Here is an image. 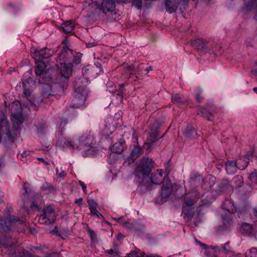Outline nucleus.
I'll return each mask as SVG.
<instances>
[{"label":"nucleus","mask_w":257,"mask_h":257,"mask_svg":"<svg viewBox=\"0 0 257 257\" xmlns=\"http://www.w3.org/2000/svg\"><path fill=\"white\" fill-rule=\"evenodd\" d=\"M245 257H257V248L252 247L246 251Z\"/></svg>","instance_id":"obj_35"},{"label":"nucleus","mask_w":257,"mask_h":257,"mask_svg":"<svg viewBox=\"0 0 257 257\" xmlns=\"http://www.w3.org/2000/svg\"><path fill=\"white\" fill-rule=\"evenodd\" d=\"M10 230V228L7 225V222L3 220H0V231L8 232Z\"/></svg>","instance_id":"obj_36"},{"label":"nucleus","mask_w":257,"mask_h":257,"mask_svg":"<svg viewBox=\"0 0 257 257\" xmlns=\"http://www.w3.org/2000/svg\"><path fill=\"white\" fill-rule=\"evenodd\" d=\"M56 219L55 213L54 209L50 206H47L42 210V214L39 217V221L43 223L49 224Z\"/></svg>","instance_id":"obj_9"},{"label":"nucleus","mask_w":257,"mask_h":257,"mask_svg":"<svg viewBox=\"0 0 257 257\" xmlns=\"http://www.w3.org/2000/svg\"><path fill=\"white\" fill-rule=\"evenodd\" d=\"M18 257H32V255L28 251L23 250L19 253Z\"/></svg>","instance_id":"obj_45"},{"label":"nucleus","mask_w":257,"mask_h":257,"mask_svg":"<svg viewBox=\"0 0 257 257\" xmlns=\"http://www.w3.org/2000/svg\"><path fill=\"white\" fill-rule=\"evenodd\" d=\"M123 148L124 146L122 143L116 142L112 145L111 150L113 153L120 154L123 151Z\"/></svg>","instance_id":"obj_28"},{"label":"nucleus","mask_w":257,"mask_h":257,"mask_svg":"<svg viewBox=\"0 0 257 257\" xmlns=\"http://www.w3.org/2000/svg\"><path fill=\"white\" fill-rule=\"evenodd\" d=\"M38 160L42 162H43L45 165H49V163L46 161H45V160L43 158H39Z\"/></svg>","instance_id":"obj_57"},{"label":"nucleus","mask_w":257,"mask_h":257,"mask_svg":"<svg viewBox=\"0 0 257 257\" xmlns=\"http://www.w3.org/2000/svg\"><path fill=\"white\" fill-rule=\"evenodd\" d=\"M252 152H247L244 156L239 157L236 162L238 165V168L239 170L245 169L249 164V161L250 158L252 157Z\"/></svg>","instance_id":"obj_15"},{"label":"nucleus","mask_w":257,"mask_h":257,"mask_svg":"<svg viewBox=\"0 0 257 257\" xmlns=\"http://www.w3.org/2000/svg\"><path fill=\"white\" fill-rule=\"evenodd\" d=\"M84 7L87 11H91L92 8L95 9L96 7V4L92 0H87L85 2Z\"/></svg>","instance_id":"obj_34"},{"label":"nucleus","mask_w":257,"mask_h":257,"mask_svg":"<svg viewBox=\"0 0 257 257\" xmlns=\"http://www.w3.org/2000/svg\"><path fill=\"white\" fill-rule=\"evenodd\" d=\"M240 229L243 233L246 235H250L252 233L253 230L252 226L248 223H244L241 226Z\"/></svg>","instance_id":"obj_29"},{"label":"nucleus","mask_w":257,"mask_h":257,"mask_svg":"<svg viewBox=\"0 0 257 257\" xmlns=\"http://www.w3.org/2000/svg\"><path fill=\"white\" fill-rule=\"evenodd\" d=\"M45 128V125L42 124L40 126V129L38 128L37 134L38 136H41V135H44L45 133V132L44 131Z\"/></svg>","instance_id":"obj_50"},{"label":"nucleus","mask_w":257,"mask_h":257,"mask_svg":"<svg viewBox=\"0 0 257 257\" xmlns=\"http://www.w3.org/2000/svg\"><path fill=\"white\" fill-rule=\"evenodd\" d=\"M50 50L46 47L39 49L37 48L31 52L32 57L36 61H42L43 59L48 58L51 54L50 53Z\"/></svg>","instance_id":"obj_12"},{"label":"nucleus","mask_w":257,"mask_h":257,"mask_svg":"<svg viewBox=\"0 0 257 257\" xmlns=\"http://www.w3.org/2000/svg\"><path fill=\"white\" fill-rule=\"evenodd\" d=\"M87 231H88V232L89 233V234L90 235V237L91 238H92L93 237V235L95 234L94 233V231L93 230H92L91 229H90V228H88Z\"/></svg>","instance_id":"obj_54"},{"label":"nucleus","mask_w":257,"mask_h":257,"mask_svg":"<svg viewBox=\"0 0 257 257\" xmlns=\"http://www.w3.org/2000/svg\"><path fill=\"white\" fill-rule=\"evenodd\" d=\"M43 96H44V98H45V97H49V96H52V95H51V94H48V93H47V92H44L43 93Z\"/></svg>","instance_id":"obj_58"},{"label":"nucleus","mask_w":257,"mask_h":257,"mask_svg":"<svg viewBox=\"0 0 257 257\" xmlns=\"http://www.w3.org/2000/svg\"><path fill=\"white\" fill-rule=\"evenodd\" d=\"M74 27V24L72 21H68L64 23L61 26V28L65 33H71Z\"/></svg>","instance_id":"obj_26"},{"label":"nucleus","mask_w":257,"mask_h":257,"mask_svg":"<svg viewBox=\"0 0 257 257\" xmlns=\"http://www.w3.org/2000/svg\"><path fill=\"white\" fill-rule=\"evenodd\" d=\"M88 204L89 209L96 208L97 206V203L93 199H90L87 201Z\"/></svg>","instance_id":"obj_44"},{"label":"nucleus","mask_w":257,"mask_h":257,"mask_svg":"<svg viewBox=\"0 0 257 257\" xmlns=\"http://www.w3.org/2000/svg\"><path fill=\"white\" fill-rule=\"evenodd\" d=\"M145 65L141 63L137 67L125 65L123 66V74L127 78L131 77L132 75L136 74V78H138L144 74V70Z\"/></svg>","instance_id":"obj_8"},{"label":"nucleus","mask_w":257,"mask_h":257,"mask_svg":"<svg viewBox=\"0 0 257 257\" xmlns=\"http://www.w3.org/2000/svg\"><path fill=\"white\" fill-rule=\"evenodd\" d=\"M172 100L173 103L177 104H181L186 103L187 100L185 98H182L178 94H174L172 95Z\"/></svg>","instance_id":"obj_30"},{"label":"nucleus","mask_w":257,"mask_h":257,"mask_svg":"<svg viewBox=\"0 0 257 257\" xmlns=\"http://www.w3.org/2000/svg\"><path fill=\"white\" fill-rule=\"evenodd\" d=\"M56 174L59 177L64 178L66 176L67 173L62 168L60 169L56 168Z\"/></svg>","instance_id":"obj_46"},{"label":"nucleus","mask_w":257,"mask_h":257,"mask_svg":"<svg viewBox=\"0 0 257 257\" xmlns=\"http://www.w3.org/2000/svg\"><path fill=\"white\" fill-rule=\"evenodd\" d=\"M188 0H165L164 6L166 9V11L169 14L175 12L179 4L184 6L187 4Z\"/></svg>","instance_id":"obj_10"},{"label":"nucleus","mask_w":257,"mask_h":257,"mask_svg":"<svg viewBox=\"0 0 257 257\" xmlns=\"http://www.w3.org/2000/svg\"><path fill=\"white\" fill-rule=\"evenodd\" d=\"M133 139L134 140V144L131 147V152L128 158L134 162L143 153V150L139 145L138 137L134 136Z\"/></svg>","instance_id":"obj_11"},{"label":"nucleus","mask_w":257,"mask_h":257,"mask_svg":"<svg viewBox=\"0 0 257 257\" xmlns=\"http://www.w3.org/2000/svg\"><path fill=\"white\" fill-rule=\"evenodd\" d=\"M128 257H161L157 254H146L143 252H141L139 249H135L131 251L128 254Z\"/></svg>","instance_id":"obj_21"},{"label":"nucleus","mask_w":257,"mask_h":257,"mask_svg":"<svg viewBox=\"0 0 257 257\" xmlns=\"http://www.w3.org/2000/svg\"><path fill=\"white\" fill-rule=\"evenodd\" d=\"M231 182L234 185V187L236 188H240L244 184L243 177L240 175L235 176Z\"/></svg>","instance_id":"obj_27"},{"label":"nucleus","mask_w":257,"mask_h":257,"mask_svg":"<svg viewBox=\"0 0 257 257\" xmlns=\"http://www.w3.org/2000/svg\"><path fill=\"white\" fill-rule=\"evenodd\" d=\"M93 137L89 133H86L82 136V141H84L81 145L80 151L83 156H92L94 153V148L92 146Z\"/></svg>","instance_id":"obj_7"},{"label":"nucleus","mask_w":257,"mask_h":257,"mask_svg":"<svg viewBox=\"0 0 257 257\" xmlns=\"http://www.w3.org/2000/svg\"><path fill=\"white\" fill-rule=\"evenodd\" d=\"M87 90L85 87L78 86L75 88L74 96L71 106L73 108H79L84 105L86 99Z\"/></svg>","instance_id":"obj_5"},{"label":"nucleus","mask_w":257,"mask_h":257,"mask_svg":"<svg viewBox=\"0 0 257 257\" xmlns=\"http://www.w3.org/2000/svg\"><path fill=\"white\" fill-rule=\"evenodd\" d=\"M195 201V200L192 198H188L187 197H185L184 199V202L182 209V212L185 215H187L189 214V211L188 209L186 208V207H190L192 206L194 204Z\"/></svg>","instance_id":"obj_23"},{"label":"nucleus","mask_w":257,"mask_h":257,"mask_svg":"<svg viewBox=\"0 0 257 257\" xmlns=\"http://www.w3.org/2000/svg\"><path fill=\"white\" fill-rule=\"evenodd\" d=\"M191 45L198 50H204L207 51L209 49L207 41L202 38H196L192 40Z\"/></svg>","instance_id":"obj_18"},{"label":"nucleus","mask_w":257,"mask_h":257,"mask_svg":"<svg viewBox=\"0 0 257 257\" xmlns=\"http://www.w3.org/2000/svg\"><path fill=\"white\" fill-rule=\"evenodd\" d=\"M16 222H19L20 224H22L23 222V220H21L18 217H16L15 216H11L10 218L9 223H13Z\"/></svg>","instance_id":"obj_47"},{"label":"nucleus","mask_w":257,"mask_h":257,"mask_svg":"<svg viewBox=\"0 0 257 257\" xmlns=\"http://www.w3.org/2000/svg\"><path fill=\"white\" fill-rule=\"evenodd\" d=\"M154 162L149 157H143L135 164L134 174L139 178L143 179L148 177L152 171Z\"/></svg>","instance_id":"obj_4"},{"label":"nucleus","mask_w":257,"mask_h":257,"mask_svg":"<svg viewBox=\"0 0 257 257\" xmlns=\"http://www.w3.org/2000/svg\"><path fill=\"white\" fill-rule=\"evenodd\" d=\"M68 123V121L67 119H63L61 120L59 127L58 128L57 133H58V138L59 139V136L60 137H62V132L63 131L65 130V126L66 125V124Z\"/></svg>","instance_id":"obj_32"},{"label":"nucleus","mask_w":257,"mask_h":257,"mask_svg":"<svg viewBox=\"0 0 257 257\" xmlns=\"http://www.w3.org/2000/svg\"><path fill=\"white\" fill-rule=\"evenodd\" d=\"M83 143L84 141H82V136L80 137H73L68 138L59 136L57 144L62 147H66L73 150L78 149L80 150L81 145H83Z\"/></svg>","instance_id":"obj_6"},{"label":"nucleus","mask_w":257,"mask_h":257,"mask_svg":"<svg viewBox=\"0 0 257 257\" xmlns=\"http://www.w3.org/2000/svg\"><path fill=\"white\" fill-rule=\"evenodd\" d=\"M152 69H153V68L151 66H149L147 67H145V69L144 70V75L147 74L150 71L152 70Z\"/></svg>","instance_id":"obj_52"},{"label":"nucleus","mask_w":257,"mask_h":257,"mask_svg":"<svg viewBox=\"0 0 257 257\" xmlns=\"http://www.w3.org/2000/svg\"><path fill=\"white\" fill-rule=\"evenodd\" d=\"M94 46H95V44L93 43H89V44H87V47H93Z\"/></svg>","instance_id":"obj_63"},{"label":"nucleus","mask_w":257,"mask_h":257,"mask_svg":"<svg viewBox=\"0 0 257 257\" xmlns=\"http://www.w3.org/2000/svg\"><path fill=\"white\" fill-rule=\"evenodd\" d=\"M229 244V241H227L225 243L222 244V249L223 251H224L225 252H229L231 251V247Z\"/></svg>","instance_id":"obj_43"},{"label":"nucleus","mask_w":257,"mask_h":257,"mask_svg":"<svg viewBox=\"0 0 257 257\" xmlns=\"http://www.w3.org/2000/svg\"><path fill=\"white\" fill-rule=\"evenodd\" d=\"M160 126L161 124L156 121L150 126L149 137L144 144L145 149L151 150L152 148L160 145V140L163 137V136L159 137Z\"/></svg>","instance_id":"obj_3"},{"label":"nucleus","mask_w":257,"mask_h":257,"mask_svg":"<svg viewBox=\"0 0 257 257\" xmlns=\"http://www.w3.org/2000/svg\"><path fill=\"white\" fill-rule=\"evenodd\" d=\"M82 56V54L73 52L66 45L63 47L56 58L57 65L60 69L62 76L68 78L72 74L73 65L71 62V57H73L72 63L77 65L80 63Z\"/></svg>","instance_id":"obj_1"},{"label":"nucleus","mask_w":257,"mask_h":257,"mask_svg":"<svg viewBox=\"0 0 257 257\" xmlns=\"http://www.w3.org/2000/svg\"><path fill=\"white\" fill-rule=\"evenodd\" d=\"M4 165V160H0V172L2 171V167Z\"/></svg>","instance_id":"obj_60"},{"label":"nucleus","mask_w":257,"mask_h":257,"mask_svg":"<svg viewBox=\"0 0 257 257\" xmlns=\"http://www.w3.org/2000/svg\"><path fill=\"white\" fill-rule=\"evenodd\" d=\"M15 245L11 238L4 236L0 239V247L12 248Z\"/></svg>","instance_id":"obj_22"},{"label":"nucleus","mask_w":257,"mask_h":257,"mask_svg":"<svg viewBox=\"0 0 257 257\" xmlns=\"http://www.w3.org/2000/svg\"><path fill=\"white\" fill-rule=\"evenodd\" d=\"M198 114H200L203 117H206L207 118V119L208 120H211L209 118V115L210 114V113L208 112V111L205 109V108H201L199 111V112H198Z\"/></svg>","instance_id":"obj_39"},{"label":"nucleus","mask_w":257,"mask_h":257,"mask_svg":"<svg viewBox=\"0 0 257 257\" xmlns=\"http://www.w3.org/2000/svg\"><path fill=\"white\" fill-rule=\"evenodd\" d=\"M212 248L214 249L213 256L217 257V255L223 252L222 247H220L218 246H212Z\"/></svg>","instance_id":"obj_40"},{"label":"nucleus","mask_w":257,"mask_h":257,"mask_svg":"<svg viewBox=\"0 0 257 257\" xmlns=\"http://www.w3.org/2000/svg\"><path fill=\"white\" fill-rule=\"evenodd\" d=\"M163 177V174L161 170H158L156 172L153 173L150 179V183L146 186L147 190H150L152 185H159Z\"/></svg>","instance_id":"obj_17"},{"label":"nucleus","mask_w":257,"mask_h":257,"mask_svg":"<svg viewBox=\"0 0 257 257\" xmlns=\"http://www.w3.org/2000/svg\"><path fill=\"white\" fill-rule=\"evenodd\" d=\"M42 189L44 191H48L49 192H52L54 190L53 187L48 183H46L42 186Z\"/></svg>","instance_id":"obj_41"},{"label":"nucleus","mask_w":257,"mask_h":257,"mask_svg":"<svg viewBox=\"0 0 257 257\" xmlns=\"http://www.w3.org/2000/svg\"><path fill=\"white\" fill-rule=\"evenodd\" d=\"M252 214L257 219V207L253 209Z\"/></svg>","instance_id":"obj_56"},{"label":"nucleus","mask_w":257,"mask_h":257,"mask_svg":"<svg viewBox=\"0 0 257 257\" xmlns=\"http://www.w3.org/2000/svg\"><path fill=\"white\" fill-rule=\"evenodd\" d=\"M117 0H103L99 10L110 21H116L120 19V15L115 9Z\"/></svg>","instance_id":"obj_2"},{"label":"nucleus","mask_w":257,"mask_h":257,"mask_svg":"<svg viewBox=\"0 0 257 257\" xmlns=\"http://www.w3.org/2000/svg\"><path fill=\"white\" fill-rule=\"evenodd\" d=\"M252 73L255 75H257V69H254L252 70Z\"/></svg>","instance_id":"obj_62"},{"label":"nucleus","mask_w":257,"mask_h":257,"mask_svg":"<svg viewBox=\"0 0 257 257\" xmlns=\"http://www.w3.org/2000/svg\"><path fill=\"white\" fill-rule=\"evenodd\" d=\"M23 87H24V94L25 95V96L27 97V98H28L31 96V91L29 89H27L26 87V84L25 83H23Z\"/></svg>","instance_id":"obj_48"},{"label":"nucleus","mask_w":257,"mask_h":257,"mask_svg":"<svg viewBox=\"0 0 257 257\" xmlns=\"http://www.w3.org/2000/svg\"><path fill=\"white\" fill-rule=\"evenodd\" d=\"M229 182L227 180H223L220 184V191L223 192L228 188Z\"/></svg>","instance_id":"obj_38"},{"label":"nucleus","mask_w":257,"mask_h":257,"mask_svg":"<svg viewBox=\"0 0 257 257\" xmlns=\"http://www.w3.org/2000/svg\"><path fill=\"white\" fill-rule=\"evenodd\" d=\"M90 215L91 216H96L97 218H99L100 217H102L101 214L98 211L96 208H92L90 209Z\"/></svg>","instance_id":"obj_42"},{"label":"nucleus","mask_w":257,"mask_h":257,"mask_svg":"<svg viewBox=\"0 0 257 257\" xmlns=\"http://www.w3.org/2000/svg\"><path fill=\"white\" fill-rule=\"evenodd\" d=\"M124 87V84H119L118 89H116L115 86H114L112 82H108L107 84V90L108 91L112 93H116L117 95L121 97H122L123 95L125 93V89Z\"/></svg>","instance_id":"obj_16"},{"label":"nucleus","mask_w":257,"mask_h":257,"mask_svg":"<svg viewBox=\"0 0 257 257\" xmlns=\"http://www.w3.org/2000/svg\"><path fill=\"white\" fill-rule=\"evenodd\" d=\"M226 173L229 175H232L236 172L238 165L236 162L233 160L227 161L225 164Z\"/></svg>","instance_id":"obj_20"},{"label":"nucleus","mask_w":257,"mask_h":257,"mask_svg":"<svg viewBox=\"0 0 257 257\" xmlns=\"http://www.w3.org/2000/svg\"><path fill=\"white\" fill-rule=\"evenodd\" d=\"M48 70L44 62L41 61H38V64L35 69V74L37 76L44 78V75H47V71Z\"/></svg>","instance_id":"obj_19"},{"label":"nucleus","mask_w":257,"mask_h":257,"mask_svg":"<svg viewBox=\"0 0 257 257\" xmlns=\"http://www.w3.org/2000/svg\"><path fill=\"white\" fill-rule=\"evenodd\" d=\"M184 135L190 139H194L197 138V133L193 127H188L184 132Z\"/></svg>","instance_id":"obj_25"},{"label":"nucleus","mask_w":257,"mask_h":257,"mask_svg":"<svg viewBox=\"0 0 257 257\" xmlns=\"http://www.w3.org/2000/svg\"><path fill=\"white\" fill-rule=\"evenodd\" d=\"M118 3H127L128 2V0H117Z\"/></svg>","instance_id":"obj_59"},{"label":"nucleus","mask_w":257,"mask_h":257,"mask_svg":"<svg viewBox=\"0 0 257 257\" xmlns=\"http://www.w3.org/2000/svg\"><path fill=\"white\" fill-rule=\"evenodd\" d=\"M221 218L224 228H227L231 226L232 220L230 218L227 213H225L224 215H221Z\"/></svg>","instance_id":"obj_31"},{"label":"nucleus","mask_w":257,"mask_h":257,"mask_svg":"<svg viewBox=\"0 0 257 257\" xmlns=\"http://www.w3.org/2000/svg\"><path fill=\"white\" fill-rule=\"evenodd\" d=\"M37 204L36 203H35L34 202H33L31 204L30 207H35V206H37Z\"/></svg>","instance_id":"obj_64"},{"label":"nucleus","mask_w":257,"mask_h":257,"mask_svg":"<svg viewBox=\"0 0 257 257\" xmlns=\"http://www.w3.org/2000/svg\"><path fill=\"white\" fill-rule=\"evenodd\" d=\"M202 90H200L199 93H197L196 94V99L197 100L198 102H200L203 100V98L200 96V94L202 92Z\"/></svg>","instance_id":"obj_51"},{"label":"nucleus","mask_w":257,"mask_h":257,"mask_svg":"<svg viewBox=\"0 0 257 257\" xmlns=\"http://www.w3.org/2000/svg\"><path fill=\"white\" fill-rule=\"evenodd\" d=\"M82 201V199L81 198H79L75 200V203L78 204L79 206H81Z\"/></svg>","instance_id":"obj_55"},{"label":"nucleus","mask_w":257,"mask_h":257,"mask_svg":"<svg viewBox=\"0 0 257 257\" xmlns=\"http://www.w3.org/2000/svg\"><path fill=\"white\" fill-rule=\"evenodd\" d=\"M172 183L168 179L164 178L162 191L161 193V198L163 199H166L168 198L172 193Z\"/></svg>","instance_id":"obj_14"},{"label":"nucleus","mask_w":257,"mask_h":257,"mask_svg":"<svg viewBox=\"0 0 257 257\" xmlns=\"http://www.w3.org/2000/svg\"><path fill=\"white\" fill-rule=\"evenodd\" d=\"M222 209L229 214L233 213L235 211L234 205L231 200H226L224 202Z\"/></svg>","instance_id":"obj_24"},{"label":"nucleus","mask_w":257,"mask_h":257,"mask_svg":"<svg viewBox=\"0 0 257 257\" xmlns=\"http://www.w3.org/2000/svg\"><path fill=\"white\" fill-rule=\"evenodd\" d=\"M248 179L251 184H256L257 183V173L252 172L248 177Z\"/></svg>","instance_id":"obj_37"},{"label":"nucleus","mask_w":257,"mask_h":257,"mask_svg":"<svg viewBox=\"0 0 257 257\" xmlns=\"http://www.w3.org/2000/svg\"><path fill=\"white\" fill-rule=\"evenodd\" d=\"M26 185V183L23 185V188L25 192L21 195L19 202L22 208L23 209H26L28 213L29 210L28 208H26V207H28V206H26V204L31 201L30 194L31 191L28 189Z\"/></svg>","instance_id":"obj_13"},{"label":"nucleus","mask_w":257,"mask_h":257,"mask_svg":"<svg viewBox=\"0 0 257 257\" xmlns=\"http://www.w3.org/2000/svg\"><path fill=\"white\" fill-rule=\"evenodd\" d=\"M79 184L81 185V186L82 187V189L84 193H86V185L84 184V183L83 182H82L81 181H79Z\"/></svg>","instance_id":"obj_53"},{"label":"nucleus","mask_w":257,"mask_h":257,"mask_svg":"<svg viewBox=\"0 0 257 257\" xmlns=\"http://www.w3.org/2000/svg\"><path fill=\"white\" fill-rule=\"evenodd\" d=\"M52 79L49 73V70L47 71V75H44V78L40 77L39 81L40 83L44 84H49L52 82Z\"/></svg>","instance_id":"obj_33"},{"label":"nucleus","mask_w":257,"mask_h":257,"mask_svg":"<svg viewBox=\"0 0 257 257\" xmlns=\"http://www.w3.org/2000/svg\"><path fill=\"white\" fill-rule=\"evenodd\" d=\"M122 237V234L121 233H119L117 236V240H120Z\"/></svg>","instance_id":"obj_61"},{"label":"nucleus","mask_w":257,"mask_h":257,"mask_svg":"<svg viewBox=\"0 0 257 257\" xmlns=\"http://www.w3.org/2000/svg\"><path fill=\"white\" fill-rule=\"evenodd\" d=\"M104 252L106 253V254H110V255H111L113 256H116L118 255V252L117 251H115V250H114L113 249H108V250H105L104 251Z\"/></svg>","instance_id":"obj_49"}]
</instances>
